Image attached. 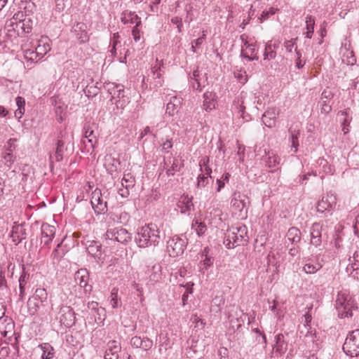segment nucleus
Returning <instances> with one entry per match:
<instances>
[{
    "mask_svg": "<svg viewBox=\"0 0 359 359\" xmlns=\"http://www.w3.org/2000/svg\"><path fill=\"white\" fill-rule=\"evenodd\" d=\"M119 184H117V187H118V193L122 197H127L129 195V191L127 188V185H126V187L124 188V184L123 183V181H119Z\"/></svg>",
    "mask_w": 359,
    "mask_h": 359,
    "instance_id": "obj_53",
    "label": "nucleus"
},
{
    "mask_svg": "<svg viewBox=\"0 0 359 359\" xmlns=\"http://www.w3.org/2000/svg\"><path fill=\"white\" fill-rule=\"evenodd\" d=\"M83 91L88 97H93L99 93L100 88H95L94 86L88 85Z\"/></svg>",
    "mask_w": 359,
    "mask_h": 359,
    "instance_id": "obj_43",
    "label": "nucleus"
},
{
    "mask_svg": "<svg viewBox=\"0 0 359 359\" xmlns=\"http://www.w3.org/2000/svg\"><path fill=\"white\" fill-rule=\"evenodd\" d=\"M142 339H141L140 337H133L130 339V344L135 348H140L142 343Z\"/></svg>",
    "mask_w": 359,
    "mask_h": 359,
    "instance_id": "obj_55",
    "label": "nucleus"
},
{
    "mask_svg": "<svg viewBox=\"0 0 359 359\" xmlns=\"http://www.w3.org/2000/svg\"><path fill=\"white\" fill-rule=\"evenodd\" d=\"M104 165L108 172L111 175L112 178L117 177L116 176H114V172H117L118 170L120 168L121 162L119 159L114 158L111 154H107L104 156Z\"/></svg>",
    "mask_w": 359,
    "mask_h": 359,
    "instance_id": "obj_18",
    "label": "nucleus"
},
{
    "mask_svg": "<svg viewBox=\"0 0 359 359\" xmlns=\"http://www.w3.org/2000/svg\"><path fill=\"white\" fill-rule=\"evenodd\" d=\"M97 313L98 315V318H97V319L95 318V320L98 321L97 322L98 323H103V322L106 318L105 309L102 307H100V308L97 309Z\"/></svg>",
    "mask_w": 359,
    "mask_h": 359,
    "instance_id": "obj_54",
    "label": "nucleus"
},
{
    "mask_svg": "<svg viewBox=\"0 0 359 359\" xmlns=\"http://www.w3.org/2000/svg\"><path fill=\"white\" fill-rule=\"evenodd\" d=\"M16 104L18 106V109L25 111V100L22 97L18 96L16 97Z\"/></svg>",
    "mask_w": 359,
    "mask_h": 359,
    "instance_id": "obj_59",
    "label": "nucleus"
},
{
    "mask_svg": "<svg viewBox=\"0 0 359 359\" xmlns=\"http://www.w3.org/2000/svg\"><path fill=\"white\" fill-rule=\"evenodd\" d=\"M114 88L116 89V92H117V97H123L124 95H123V91H124V87L123 86L121 85V84H116L115 86H114Z\"/></svg>",
    "mask_w": 359,
    "mask_h": 359,
    "instance_id": "obj_63",
    "label": "nucleus"
},
{
    "mask_svg": "<svg viewBox=\"0 0 359 359\" xmlns=\"http://www.w3.org/2000/svg\"><path fill=\"white\" fill-rule=\"evenodd\" d=\"M171 103H173L175 107H178L180 108L182 100L180 97H177L176 96H173L171 97L170 100L169 101Z\"/></svg>",
    "mask_w": 359,
    "mask_h": 359,
    "instance_id": "obj_64",
    "label": "nucleus"
},
{
    "mask_svg": "<svg viewBox=\"0 0 359 359\" xmlns=\"http://www.w3.org/2000/svg\"><path fill=\"white\" fill-rule=\"evenodd\" d=\"M210 159L208 156H204L201 158L199 162L201 171L203 173L201 177V175H198L197 180H207L208 177L212 178L210 175L212 173V169L209 165Z\"/></svg>",
    "mask_w": 359,
    "mask_h": 359,
    "instance_id": "obj_24",
    "label": "nucleus"
},
{
    "mask_svg": "<svg viewBox=\"0 0 359 359\" xmlns=\"http://www.w3.org/2000/svg\"><path fill=\"white\" fill-rule=\"evenodd\" d=\"M0 332L1 335L10 339L14 334V323L8 317L0 318Z\"/></svg>",
    "mask_w": 359,
    "mask_h": 359,
    "instance_id": "obj_14",
    "label": "nucleus"
},
{
    "mask_svg": "<svg viewBox=\"0 0 359 359\" xmlns=\"http://www.w3.org/2000/svg\"><path fill=\"white\" fill-rule=\"evenodd\" d=\"M335 306L338 316L341 318L351 317L353 311L357 309L352 296L346 291L338 293Z\"/></svg>",
    "mask_w": 359,
    "mask_h": 359,
    "instance_id": "obj_2",
    "label": "nucleus"
},
{
    "mask_svg": "<svg viewBox=\"0 0 359 359\" xmlns=\"http://www.w3.org/2000/svg\"><path fill=\"white\" fill-rule=\"evenodd\" d=\"M138 20H141L138 17V15L137 14H135V12L126 11L122 13L121 22L125 25L128 24V23H130V24L135 23L136 24V22Z\"/></svg>",
    "mask_w": 359,
    "mask_h": 359,
    "instance_id": "obj_32",
    "label": "nucleus"
},
{
    "mask_svg": "<svg viewBox=\"0 0 359 359\" xmlns=\"http://www.w3.org/2000/svg\"><path fill=\"white\" fill-rule=\"evenodd\" d=\"M207 76L206 74L202 75L200 74L198 69L194 70L191 76H190V83L194 89L201 91L203 88L206 85Z\"/></svg>",
    "mask_w": 359,
    "mask_h": 359,
    "instance_id": "obj_17",
    "label": "nucleus"
},
{
    "mask_svg": "<svg viewBox=\"0 0 359 359\" xmlns=\"http://www.w3.org/2000/svg\"><path fill=\"white\" fill-rule=\"evenodd\" d=\"M320 267L321 266L319 264H306L303 267V270L305 271V273L311 274L318 271L320 269Z\"/></svg>",
    "mask_w": 359,
    "mask_h": 359,
    "instance_id": "obj_44",
    "label": "nucleus"
},
{
    "mask_svg": "<svg viewBox=\"0 0 359 359\" xmlns=\"http://www.w3.org/2000/svg\"><path fill=\"white\" fill-rule=\"evenodd\" d=\"M337 203V198L334 194H327L318 201L317 204V210L320 212L329 211L334 208Z\"/></svg>",
    "mask_w": 359,
    "mask_h": 359,
    "instance_id": "obj_13",
    "label": "nucleus"
},
{
    "mask_svg": "<svg viewBox=\"0 0 359 359\" xmlns=\"http://www.w3.org/2000/svg\"><path fill=\"white\" fill-rule=\"evenodd\" d=\"M191 230L194 231L198 236H201L207 231V227L204 223L196 220L192 222Z\"/></svg>",
    "mask_w": 359,
    "mask_h": 359,
    "instance_id": "obj_38",
    "label": "nucleus"
},
{
    "mask_svg": "<svg viewBox=\"0 0 359 359\" xmlns=\"http://www.w3.org/2000/svg\"><path fill=\"white\" fill-rule=\"evenodd\" d=\"M60 320L65 327H71L75 323L74 312L69 306H62L60 309Z\"/></svg>",
    "mask_w": 359,
    "mask_h": 359,
    "instance_id": "obj_15",
    "label": "nucleus"
},
{
    "mask_svg": "<svg viewBox=\"0 0 359 359\" xmlns=\"http://www.w3.org/2000/svg\"><path fill=\"white\" fill-rule=\"evenodd\" d=\"M185 248L184 240L178 236H174L168 241L167 251L170 257H177L182 255Z\"/></svg>",
    "mask_w": 359,
    "mask_h": 359,
    "instance_id": "obj_6",
    "label": "nucleus"
},
{
    "mask_svg": "<svg viewBox=\"0 0 359 359\" xmlns=\"http://www.w3.org/2000/svg\"><path fill=\"white\" fill-rule=\"evenodd\" d=\"M40 348L43 351L42 359H52L54 355V349L51 345L44 343L40 345Z\"/></svg>",
    "mask_w": 359,
    "mask_h": 359,
    "instance_id": "obj_37",
    "label": "nucleus"
},
{
    "mask_svg": "<svg viewBox=\"0 0 359 359\" xmlns=\"http://www.w3.org/2000/svg\"><path fill=\"white\" fill-rule=\"evenodd\" d=\"M34 8V4L31 2L30 1L27 3L25 6V15L28 16L27 12H32V8ZM33 25L32 20L29 17H25L23 20L18 22V23L15 24L16 27H20L25 33H29L32 32Z\"/></svg>",
    "mask_w": 359,
    "mask_h": 359,
    "instance_id": "obj_9",
    "label": "nucleus"
},
{
    "mask_svg": "<svg viewBox=\"0 0 359 359\" xmlns=\"http://www.w3.org/2000/svg\"><path fill=\"white\" fill-rule=\"evenodd\" d=\"M333 98V93L328 90H324L320 97V113L328 114L332 111V106L330 104V100Z\"/></svg>",
    "mask_w": 359,
    "mask_h": 359,
    "instance_id": "obj_19",
    "label": "nucleus"
},
{
    "mask_svg": "<svg viewBox=\"0 0 359 359\" xmlns=\"http://www.w3.org/2000/svg\"><path fill=\"white\" fill-rule=\"evenodd\" d=\"M140 25H141V20H138L136 22V25H135V27L133 28V30H132V35L133 36L134 40L136 42L139 41L140 39L141 31L138 28L139 26H140Z\"/></svg>",
    "mask_w": 359,
    "mask_h": 359,
    "instance_id": "obj_45",
    "label": "nucleus"
},
{
    "mask_svg": "<svg viewBox=\"0 0 359 359\" xmlns=\"http://www.w3.org/2000/svg\"><path fill=\"white\" fill-rule=\"evenodd\" d=\"M142 346L140 348H142L144 351H149L153 346V341L148 337H145L142 339Z\"/></svg>",
    "mask_w": 359,
    "mask_h": 359,
    "instance_id": "obj_51",
    "label": "nucleus"
},
{
    "mask_svg": "<svg viewBox=\"0 0 359 359\" xmlns=\"http://www.w3.org/2000/svg\"><path fill=\"white\" fill-rule=\"evenodd\" d=\"M171 22L177 25L179 32H182V27H183L182 20L180 17H174L171 19Z\"/></svg>",
    "mask_w": 359,
    "mask_h": 359,
    "instance_id": "obj_57",
    "label": "nucleus"
},
{
    "mask_svg": "<svg viewBox=\"0 0 359 359\" xmlns=\"http://www.w3.org/2000/svg\"><path fill=\"white\" fill-rule=\"evenodd\" d=\"M248 202V198L245 196L235 194L231 201V206L235 210L241 212L246 207Z\"/></svg>",
    "mask_w": 359,
    "mask_h": 359,
    "instance_id": "obj_27",
    "label": "nucleus"
},
{
    "mask_svg": "<svg viewBox=\"0 0 359 359\" xmlns=\"http://www.w3.org/2000/svg\"><path fill=\"white\" fill-rule=\"evenodd\" d=\"M48 293L43 288H38L36 290L35 294L30 297L27 302L28 312L31 315H34L40 306L47 302Z\"/></svg>",
    "mask_w": 359,
    "mask_h": 359,
    "instance_id": "obj_3",
    "label": "nucleus"
},
{
    "mask_svg": "<svg viewBox=\"0 0 359 359\" xmlns=\"http://www.w3.org/2000/svg\"><path fill=\"white\" fill-rule=\"evenodd\" d=\"M266 165L269 168H275L273 170H269V173L271 174V175H269L267 177L269 178H280V172L279 168L278 166L280 162V158L276 155L273 152L268 151L266 154V158L265 159Z\"/></svg>",
    "mask_w": 359,
    "mask_h": 359,
    "instance_id": "obj_7",
    "label": "nucleus"
},
{
    "mask_svg": "<svg viewBox=\"0 0 359 359\" xmlns=\"http://www.w3.org/2000/svg\"><path fill=\"white\" fill-rule=\"evenodd\" d=\"M306 24L307 32L305 33V37L311 39L314 32L315 18L312 15H307L306 17Z\"/></svg>",
    "mask_w": 359,
    "mask_h": 359,
    "instance_id": "obj_35",
    "label": "nucleus"
},
{
    "mask_svg": "<svg viewBox=\"0 0 359 359\" xmlns=\"http://www.w3.org/2000/svg\"><path fill=\"white\" fill-rule=\"evenodd\" d=\"M346 64L348 65H354L356 63V57L353 51H348L346 55Z\"/></svg>",
    "mask_w": 359,
    "mask_h": 359,
    "instance_id": "obj_56",
    "label": "nucleus"
},
{
    "mask_svg": "<svg viewBox=\"0 0 359 359\" xmlns=\"http://www.w3.org/2000/svg\"><path fill=\"white\" fill-rule=\"evenodd\" d=\"M349 264L346 268L347 272L352 273L353 271L359 269V251L353 254L352 258L349 259Z\"/></svg>",
    "mask_w": 359,
    "mask_h": 359,
    "instance_id": "obj_36",
    "label": "nucleus"
},
{
    "mask_svg": "<svg viewBox=\"0 0 359 359\" xmlns=\"http://www.w3.org/2000/svg\"><path fill=\"white\" fill-rule=\"evenodd\" d=\"M105 236L107 239L114 240L123 244H126L131 240L130 234L126 229L121 227L108 229Z\"/></svg>",
    "mask_w": 359,
    "mask_h": 359,
    "instance_id": "obj_5",
    "label": "nucleus"
},
{
    "mask_svg": "<svg viewBox=\"0 0 359 359\" xmlns=\"http://www.w3.org/2000/svg\"><path fill=\"white\" fill-rule=\"evenodd\" d=\"M277 9L273 7L269 8V10H264L261 15L260 20L262 22L263 20L268 19L271 15H274Z\"/></svg>",
    "mask_w": 359,
    "mask_h": 359,
    "instance_id": "obj_47",
    "label": "nucleus"
},
{
    "mask_svg": "<svg viewBox=\"0 0 359 359\" xmlns=\"http://www.w3.org/2000/svg\"><path fill=\"white\" fill-rule=\"evenodd\" d=\"M121 350V344L115 340L109 341L104 355V359H118Z\"/></svg>",
    "mask_w": 359,
    "mask_h": 359,
    "instance_id": "obj_16",
    "label": "nucleus"
},
{
    "mask_svg": "<svg viewBox=\"0 0 359 359\" xmlns=\"http://www.w3.org/2000/svg\"><path fill=\"white\" fill-rule=\"evenodd\" d=\"M16 142V139L11 138L8 140L6 144V150L13 152V151L15 149V145H14V142Z\"/></svg>",
    "mask_w": 359,
    "mask_h": 359,
    "instance_id": "obj_58",
    "label": "nucleus"
},
{
    "mask_svg": "<svg viewBox=\"0 0 359 359\" xmlns=\"http://www.w3.org/2000/svg\"><path fill=\"white\" fill-rule=\"evenodd\" d=\"M18 22H14L11 20L7 21L5 25V29H7L8 32H11V30L15 31L18 28L15 26V24Z\"/></svg>",
    "mask_w": 359,
    "mask_h": 359,
    "instance_id": "obj_61",
    "label": "nucleus"
},
{
    "mask_svg": "<svg viewBox=\"0 0 359 359\" xmlns=\"http://www.w3.org/2000/svg\"><path fill=\"white\" fill-rule=\"evenodd\" d=\"M177 208L182 213H186L191 211L194 208L192 198L187 195H182L177 203Z\"/></svg>",
    "mask_w": 359,
    "mask_h": 359,
    "instance_id": "obj_26",
    "label": "nucleus"
},
{
    "mask_svg": "<svg viewBox=\"0 0 359 359\" xmlns=\"http://www.w3.org/2000/svg\"><path fill=\"white\" fill-rule=\"evenodd\" d=\"M180 109V107H175L173 103L169 102L166 106V113L170 116H173L178 112Z\"/></svg>",
    "mask_w": 359,
    "mask_h": 359,
    "instance_id": "obj_49",
    "label": "nucleus"
},
{
    "mask_svg": "<svg viewBox=\"0 0 359 359\" xmlns=\"http://www.w3.org/2000/svg\"><path fill=\"white\" fill-rule=\"evenodd\" d=\"M42 42V40L39 41V44L36 47L39 57V60H41L44 55L46 54L48 51L50 50V46L47 43H43L42 45L41 43Z\"/></svg>",
    "mask_w": 359,
    "mask_h": 359,
    "instance_id": "obj_41",
    "label": "nucleus"
},
{
    "mask_svg": "<svg viewBox=\"0 0 359 359\" xmlns=\"http://www.w3.org/2000/svg\"><path fill=\"white\" fill-rule=\"evenodd\" d=\"M151 72H152L153 76L155 79H161L162 74H161V70L160 67L154 66L151 68Z\"/></svg>",
    "mask_w": 359,
    "mask_h": 359,
    "instance_id": "obj_62",
    "label": "nucleus"
},
{
    "mask_svg": "<svg viewBox=\"0 0 359 359\" xmlns=\"http://www.w3.org/2000/svg\"><path fill=\"white\" fill-rule=\"evenodd\" d=\"M55 234V228L48 224H43L41 226V243L48 245L53 240Z\"/></svg>",
    "mask_w": 359,
    "mask_h": 359,
    "instance_id": "obj_23",
    "label": "nucleus"
},
{
    "mask_svg": "<svg viewBox=\"0 0 359 359\" xmlns=\"http://www.w3.org/2000/svg\"><path fill=\"white\" fill-rule=\"evenodd\" d=\"M304 322L303 325V327L299 330V336L300 337H305L311 339V341L314 344L315 339L316 338V331L311 330V327L309 325L312 320L311 315L309 313H306L304 316Z\"/></svg>",
    "mask_w": 359,
    "mask_h": 359,
    "instance_id": "obj_12",
    "label": "nucleus"
},
{
    "mask_svg": "<svg viewBox=\"0 0 359 359\" xmlns=\"http://www.w3.org/2000/svg\"><path fill=\"white\" fill-rule=\"evenodd\" d=\"M86 249L88 254L91 255L94 257L100 258L102 255L101 245L96 241H88Z\"/></svg>",
    "mask_w": 359,
    "mask_h": 359,
    "instance_id": "obj_30",
    "label": "nucleus"
},
{
    "mask_svg": "<svg viewBox=\"0 0 359 359\" xmlns=\"http://www.w3.org/2000/svg\"><path fill=\"white\" fill-rule=\"evenodd\" d=\"M198 259H200L198 264L199 271L204 273L213 265L214 258L210 255V249L208 248H205L198 254Z\"/></svg>",
    "mask_w": 359,
    "mask_h": 359,
    "instance_id": "obj_10",
    "label": "nucleus"
},
{
    "mask_svg": "<svg viewBox=\"0 0 359 359\" xmlns=\"http://www.w3.org/2000/svg\"><path fill=\"white\" fill-rule=\"evenodd\" d=\"M286 238L287 240L291 243H297L301 239V232L298 229L295 227H291L287 231Z\"/></svg>",
    "mask_w": 359,
    "mask_h": 359,
    "instance_id": "obj_31",
    "label": "nucleus"
},
{
    "mask_svg": "<svg viewBox=\"0 0 359 359\" xmlns=\"http://www.w3.org/2000/svg\"><path fill=\"white\" fill-rule=\"evenodd\" d=\"M86 27V25L83 22H77L73 27L74 32L76 33V37L79 40L80 43H86L88 41Z\"/></svg>",
    "mask_w": 359,
    "mask_h": 359,
    "instance_id": "obj_25",
    "label": "nucleus"
},
{
    "mask_svg": "<svg viewBox=\"0 0 359 359\" xmlns=\"http://www.w3.org/2000/svg\"><path fill=\"white\" fill-rule=\"evenodd\" d=\"M165 137L161 138L160 145L163 152L168 153L170 149L173 147V132L170 128L165 127Z\"/></svg>",
    "mask_w": 359,
    "mask_h": 359,
    "instance_id": "obj_20",
    "label": "nucleus"
},
{
    "mask_svg": "<svg viewBox=\"0 0 359 359\" xmlns=\"http://www.w3.org/2000/svg\"><path fill=\"white\" fill-rule=\"evenodd\" d=\"M74 278L76 282L82 287L87 290L86 287L88 281V273L86 269H81L77 271L75 273Z\"/></svg>",
    "mask_w": 359,
    "mask_h": 359,
    "instance_id": "obj_28",
    "label": "nucleus"
},
{
    "mask_svg": "<svg viewBox=\"0 0 359 359\" xmlns=\"http://www.w3.org/2000/svg\"><path fill=\"white\" fill-rule=\"evenodd\" d=\"M234 231H236L233 228L227 231L224 244L228 249L234 248L243 242L241 239H239V236Z\"/></svg>",
    "mask_w": 359,
    "mask_h": 359,
    "instance_id": "obj_22",
    "label": "nucleus"
},
{
    "mask_svg": "<svg viewBox=\"0 0 359 359\" xmlns=\"http://www.w3.org/2000/svg\"><path fill=\"white\" fill-rule=\"evenodd\" d=\"M343 350L351 357L359 355V330L351 332L346 337Z\"/></svg>",
    "mask_w": 359,
    "mask_h": 359,
    "instance_id": "obj_4",
    "label": "nucleus"
},
{
    "mask_svg": "<svg viewBox=\"0 0 359 359\" xmlns=\"http://www.w3.org/2000/svg\"><path fill=\"white\" fill-rule=\"evenodd\" d=\"M234 76L237 80L242 83H245L248 81V75L245 72L238 71L234 73Z\"/></svg>",
    "mask_w": 359,
    "mask_h": 359,
    "instance_id": "obj_50",
    "label": "nucleus"
},
{
    "mask_svg": "<svg viewBox=\"0 0 359 359\" xmlns=\"http://www.w3.org/2000/svg\"><path fill=\"white\" fill-rule=\"evenodd\" d=\"M298 40V37L294 39H291L290 40H287L284 42V46L286 50L289 53L292 51L293 48L296 46V42Z\"/></svg>",
    "mask_w": 359,
    "mask_h": 359,
    "instance_id": "obj_48",
    "label": "nucleus"
},
{
    "mask_svg": "<svg viewBox=\"0 0 359 359\" xmlns=\"http://www.w3.org/2000/svg\"><path fill=\"white\" fill-rule=\"evenodd\" d=\"M311 237H321L320 233V226L319 224L315 223L312 225L311 231Z\"/></svg>",
    "mask_w": 359,
    "mask_h": 359,
    "instance_id": "obj_52",
    "label": "nucleus"
},
{
    "mask_svg": "<svg viewBox=\"0 0 359 359\" xmlns=\"http://www.w3.org/2000/svg\"><path fill=\"white\" fill-rule=\"evenodd\" d=\"M25 57L27 60H30L32 62H34V61L37 62L38 60H39V55L37 49L36 48L35 50H32V49H27V50H25Z\"/></svg>",
    "mask_w": 359,
    "mask_h": 359,
    "instance_id": "obj_39",
    "label": "nucleus"
},
{
    "mask_svg": "<svg viewBox=\"0 0 359 359\" xmlns=\"http://www.w3.org/2000/svg\"><path fill=\"white\" fill-rule=\"evenodd\" d=\"M278 115V111L276 108H269L262 115V121L266 127L272 128L276 125V117Z\"/></svg>",
    "mask_w": 359,
    "mask_h": 359,
    "instance_id": "obj_21",
    "label": "nucleus"
},
{
    "mask_svg": "<svg viewBox=\"0 0 359 359\" xmlns=\"http://www.w3.org/2000/svg\"><path fill=\"white\" fill-rule=\"evenodd\" d=\"M273 349L276 353H278L280 355L286 352L287 345L284 341L283 334H278L276 336V345L273 346Z\"/></svg>",
    "mask_w": 359,
    "mask_h": 359,
    "instance_id": "obj_29",
    "label": "nucleus"
},
{
    "mask_svg": "<svg viewBox=\"0 0 359 359\" xmlns=\"http://www.w3.org/2000/svg\"><path fill=\"white\" fill-rule=\"evenodd\" d=\"M215 93L209 91L205 92L203 95L204 102H208V101H213L215 100Z\"/></svg>",
    "mask_w": 359,
    "mask_h": 359,
    "instance_id": "obj_60",
    "label": "nucleus"
},
{
    "mask_svg": "<svg viewBox=\"0 0 359 359\" xmlns=\"http://www.w3.org/2000/svg\"><path fill=\"white\" fill-rule=\"evenodd\" d=\"M339 113H341V114L344 116L342 121V130L344 134H346L349 131L348 127L352 120V116L350 115V109L340 111Z\"/></svg>",
    "mask_w": 359,
    "mask_h": 359,
    "instance_id": "obj_34",
    "label": "nucleus"
},
{
    "mask_svg": "<svg viewBox=\"0 0 359 359\" xmlns=\"http://www.w3.org/2000/svg\"><path fill=\"white\" fill-rule=\"evenodd\" d=\"M290 133V141L291 142V150L293 151L294 153H296L298 151L299 147V130H292V128L288 130Z\"/></svg>",
    "mask_w": 359,
    "mask_h": 359,
    "instance_id": "obj_33",
    "label": "nucleus"
},
{
    "mask_svg": "<svg viewBox=\"0 0 359 359\" xmlns=\"http://www.w3.org/2000/svg\"><path fill=\"white\" fill-rule=\"evenodd\" d=\"M111 304L114 309L118 307V290L114 288L111 292Z\"/></svg>",
    "mask_w": 359,
    "mask_h": 359,
    "instance_id": "obj_46",
    "label": "nucleus"
},
{
    "mask_svg": "<svg viewBox=\"0 0 359 359\" xmlns=\"http://www.w3.org/2000/svg\"><path fill=\"white\" fill-rule=\"evenodd\" d=\"M90 202L95 213L99 215L107 211V202L103 201L101 198V192L100 190L96 189L92 193Z\"/></svg>",
    "mask_w": 359,
    "mask_h": 359,
    "instance_id": "obj_11",
    "label": "nucleus"
},
{
    "mask_svg": "<svg viewBox=\"0 0 359 359\" xmlns=\"http://www.w3.org/2000/svg\"><path fill=\"white\" fill-rule=\"evenodd\" d=\"M73 151V144H67L65 147V143L62 140H58L54 156L50 155V161L55 159L56 161H62L65 157L69 156Z\"/></svg>",
    "mask_w": 359,
    "mask_h": 359,
    "instance_id": "obj_8",
    "label": "nucleus"
},
{
    "mask_svg": "<svg viewBox=\"0 0 359 359\" xmlns=\"http://www.w3.org/2000/svg\"><path fill=\"white\" fill-rule=\"evenodd\" d=\"M160 238L159 230L155 224H149L137 229L136 243L140 248L155 246Z\"/></svg>",
    "mask_w": 359,
    "mask_h": 359,
    "instance_id": "obj_1",
    "label": "nucleus"
},
{
    "mask_svg": "<svg viewBox=\"0 0 359 359\" xmlns=\"http://www.w3.org/2000/svg\"><path fill=\"white\" fill-rule=\"evenodd\" d=\"M276 51L271 49V44L267 43L265 46V50L264 53V60H271L276 57Z\"/></svg>",
    "mask_w": 359,
    "mask_h": 359,
    "instance_id": "obj_42",
    "label": "nucleus"
},
{
    "mask_svg": "<svg viewBox=\"0 0 359 359\" xmlns=\"http://www.w3.org/2000/svg\"><path fill=\"white\" fill-rule=\"evenodd\" d=\"M233 229L236 231L235 232L239 236V239H241L243 242L248 241L247 228L245 225H241Z\"/></svg>",
    "mask_w": 359,
    "mask_h": 359,
    "instance_id": "obj_40",
    "label": "nucleus"
}]
</instances>
